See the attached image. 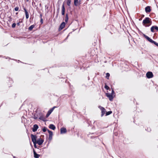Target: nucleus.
<instances>
[{
	"instance_id": "nucleus-10",
	"label": "nucleus",
	"mask_w": 158,
	"mask_h": 158,
	"mask_svg": "<svg viewBox=\"0 0 158 158\" xmlns=\"http://www.w3.org/2000/svg\"><path fill=\"white\" fill-rule=\"evenodd\" d=\"M106 96L109 98L110 101H113L114 97L112 95V94L109 93H107L106 94Z\"/></svg>"
},
{
	"instance_id": "nucleus-42",
	"label": "nucleus",
	"mask_w": 158,
	"mask_h": 158,
	"mask_svg": "<svg viewBox=\"0 0 158 158\" xmlns=\"http://www.w3.org/2000/svg\"><path fill=\"white\" fill-rule=\"evenodd\" d=\"M153 44L158 47V43L156 42L155 41Z\"/></svg>"
},
{
	"instance_id": "nucleus-51",
	"label": "nucleus",
	"mask_w": 158,
	"mask_h": 158,
	"mask_svg": "<svg viewBox=\"0 0 158 158\" xmlns=\"http://www.w3.org/2000/svg\"><path fill=\"white\" fill-rule=\"evenodd\" d=\"M30 145H31V148H32V149H33V148H34L33 147V146L32 145L31 143V142H30Z\"/></svg>"
},
{
	"instance_id": "nucleus-12",
	"label": "nucleus",
	"mask_w": 158,
	"mask_h": 158,
	"mask_svg": "<svg viewBox=\"0 0 158 158\" xmlns=\"http://www.w3.org/2000/svg\"><path fill=\"white\" fill-rule=\"evenodd\" d=\"M98 107L101 110L102 114L101 116L102 117L105 114L106 110L104 107L101 106H99Z\"/></svg>"
},
{
	"instance_id": "nucleus-13",
	"label": "nucleus",
	"mask_w": 158,
	"mask_h": 158,
	"mask_svg": "<svg viewBox=\"0 0 158 158\" xmlns=\"http://www.w3.org/2000/svg\"><path fill=\"white\" fill-rule=\"evenodd\" d=\"M64 2L61 7V15L64 17L65 13V8L64 7Z\"/></svg>"
},
{
	"instance_id": "nucleus-49",
	"label": "nucleus",
	"mask_w": 158,
	"mask_h": 158,
	"mask_svg": "<svg viewBox=\"0 0 158 158\" xmlns=\"http://www.w3.org/2000/svg\"><path fill=\"white\" fill-rule=\"evenodd\" d=\"M60 4H58L57 6V8H59V9H60Z\"/></svg>"
},
{
	"instance_id": "nucleus-44",
	"label": "nucleus",
	"mask_w": 158,
	"mask_h": 158,
	"mask_svg": "<svg viewBox=\"0 0 158 158\" xmlns=\"http://www.w3.org/2000/svg\"><path fill=\"white\" fill-rule=\"evenodd\" d=\"M114 135L115 136H118V133H117L116 132H114Z\"/></svg>"
},
{
	"instance_id": "nucleus-2",
	"label": "nucleus",
	"mask_w": 158,
	"mask_h": 158,
	"mask_svg": "<svg viewBox=\"0 0 158 158\" xmlns=\"http://www.w3.org/2000/svg\"><path fill=\"white\" fill-rule=\"evenodd\" d=\"M34 136H35V139H36V142L39 145H42L44 142V139H42L41 138H39L38 139H37V136L36 135H34L33 134H31V139H32V137Z\"/></svg>"
},
{
	"instance_id": "nucleus-43",
	"label": "nucleus",
	"mask_w": 158,
	"mask_h": 158,
	"mask_svg": "<svg viewBox=\"0 0 158 158\" xmlns=\"http://www.w3.org/2000/svg\"><path fill=\"white\" fill-rule=\"evenodd\" d=\"M153 44L158 47V43L156 42L155 41Z\"/></svg>"
},
{
	"instance_id": "nucleus-33",
	"label": "nucleus",
	"mask_w": 158,
	"mask_h": 158,
	"mask_svg": "<svg viewBox=\"0 0 158 158\" xmlns=\"http://www.w3.org/2000/svg\"><path fill=\"white\" fill-rule=\"evenodd\" d=\"M16 24L15 23H13L11 25V27L12 28H15L16 26Z\"/></svg>"
},
{
	"instance_id": "nucleus-19",
	"label": "nucleus",
	"mask_w": 158,
	"mask_h": 158,
	"mask_svg": "<svg viewBox=\"0 0 158 158\" xmlns=\"http://www.w3.org/2000/svg\"><path fill=\"white\" fill-rule=\"evenodd\" d=\"M33 152L34 153V157L35 158H39V157L40 156V155L37 154L34 149V148H33Z\"/></svg>"
},
{
	"instance_id": "nucleus-41",
	"label": "nucleus",
	"mask_w": 158,
	"mask_h": 158,
	"mask_svg": "<svg viewBox=\"0 0 158 158\" xmlns=\"http://www.w3.org/2000/svg\"><path fill=\"white\" fill-rule=\"evenodd\" d=\"M52 136H49L48 140L50 141L52 140Z\"/></svg>"
},
{
	"instance_id": "nucleus-53",
	"label": "nucleus",
	"mask_w": 158,
	"mask_h": 158,
	"mask_svg": "<svg viewBox=\"0 0 158 158\" xmlns=\"http://www.w3.org/2000/svg\"><path fill=\"white\" fill-rule=\"evenodd\" d=\"M72 33V32H70L69 34L68 35H67V37H69V34H70Z\"/></svg>"
},
{
	"instance_id": "nucleus-45",
	"label": "nucleus",
	"mask_w": 158,
	"mask_h": 158,
	"mask_svg": "<svg viewBox=\"0 0 158 158\" xmlns=\"http://www.w3.org/2000/svg\"><path fill=\"white\" fill-rule=\"evenodd\" d=\"M23 19H19V22H20V23H23Z\"/></svg>"
},
{
	"instance_id": "nucleus-59",
	"label": "nucleus",
	"mask_w": 158,
	"mask_h": 158,
	"mask_svg": "<svg viewBox=\"0 0 158 158\" xmlns=\"http://www.w3.org/2000/svg\"><path fill=\"white\" fill-rule=\"evenodd\" d=\"M89 79H90L89 77V76H88V80H89Z\"/></svg>"
},
{
	"instance_id": "nucleus-56",
	"label": "nucleus",
	"mask_w": 158,
	"mask_h": 158,
	"mask_svg": "<svg viewBox=\"0 0 158 158\" xmlns=\"http://www.w3.org/2000/svg\"><path fill=\"white\" fill-rule=\"evenodd\" d=\"M40 151H41V150H39L38 149V150L37 151V152H40Z\"/></svg>"
},
{
	"instance_id": "nucleus-18",
	"label": "nucleus",
	"mask_w": 158,
	"mask_h": 158,
	"mask_svg": "<svg viewBox=\"0 0 158 158\" xmlns=\"http://www.w3.org/2000/svg\"><path fill=\"white\" fill-rule=\"evenodd\" d=\"M81 4V0H74V5L75 6H78L80 5Z\"/></svg>"
},
{
	"instance_id": "nucleus-30",
	"label": "nucleus",
	"mask_w": 158,
	"mask_h": 158,
	"mask_svg": "<svg viewBox=\"0 0 158 158\" xmlns=\"http://www.w3.org/2000/svg\"><path fill=\"white\" fill-rule=\"evenodd\" d=\"M104 88L106 89V90H109L110 89V87H109L107 85V84L105 83V85H104Z\"/></svg>"
},
{
	"instance_id": "nucleus-29",
	"label": "nucleus",
	"mask_w": 158,
	"mask_h": 158,
	"mask_svg": "<svg viewBox=\"0 0 158 158\" xmlns=\"http://www.w3.org/2000/svg\"><path fill=\"white\" fill-rule=\"evenodd\" d=\"M48 132L49 133V136H52L53 135V133L52 131L50 130L48 131Z\"/></svg>"
},
{
	"instance_id": "nucleus-6",
	"label": "nucleus",
	"mask_w": 158,
	"mask_h": 158,
	"mask_svg": "<svg viewBox=\"0 0 158 158\" xmlns=\"http://www.w3.org/2000/svg\"><path fill=\"white\" fill-rule=\"evenodd\" d=\"M150 30L151 32L152 33L157 32L158 31V26L156 25L152 26L151 27Z\"/></svg>"
},
{
	"instance_id": "nucleus-16",
	"label": "nucleus",
	"mask_w": 158,
	"mask_h": 158,
	"mask_svg": "<svg viewBox=\"0 0 158 158\" xmlns=\"http://www.w3.org/2000/svg\"><path fill=\"white\" fill-rule=\"evenodd\" d=\"M39 128V126L37 124H35L33 126V127L32 128V130L33 132H36Z\"/></svg>"
},
{
	"instance_id": "nucleus-7",
	"label": "nucleus",
	"mask_w": 158,
	"mask_h": 158,
	"mask_svg": "<svg viewBox=\"0 0 158 158\" xmlns=\"http://www.w3.org/2000/svg\"><path fill=\"white\" fill-rule=\"evenodd\" d=\"M143 36L149 42H150L152 44H154L155 41L152 40V39L150 38L149 37L146 35L145 34H143Z\"/></svg>"
},
{
	"instance_id": "nucleus-23",
	"label": "nucleus",
	"mask_w": 158,
	"mask_h": 158,
	"mask_svg": "<svg viewBox=\"0 0 158 158\" xmlns=\"http://www.w3.org/2000/svg\"><path fill=\"white\" fill-rule=\"evenodd\" d=\"M69 15L68 13H66L65 14V22L66 23H67L68 22V21L69 20Z\"/></svg>"
},
{
	"instance_id": "nucleus-52",
	"label": "nucleus",
	"mask_w": 158,
	"mask_h": 158,
	"mask_svg": "<svg viewBox=\"0 0 158 158\" xmlns=\"http://www.w3.org/2000/svg\"><path fill=\"white\" fill-rule=\"evenodd\" d=\"M68 37H67L65 38V39L64 40V41H65V40H66L68 38Z\"/></svg>"
},
{
	"instance_id": "nucleus-62",
	"label": "nucleus",
	"mask_w": 158,
	"mask_h": 158,
	"mask_svg": "<svg viewBox=\"0 0 158 158\" xmlns=\"http://www.w3.org/2000/svg\"><path fill=\"white\" fill-rule=\"evenodd\" d=\"M142 20V19L141 18H140L139 19V21H140Z\"/></svg>"
},
{
	"instance_id": "nucleus-8",
	"label": "nucleus",
	"mask_w": 158,
	"mask_h": 158,
	"mask_svg": "<svg viewBox=\"0 0 158 158\" xmlns=\"http://www.w3.org/2000/svg\"><path fill=\"white\" fill-rule=\"evenodd\" d=\"M57 107V106H54L52 108H51L47 112L46 114V117L48 118L49 117V115L51 114L52 112L53 111L54 109L56 108Z\"/></svg>"
},
{
	"instance_id": "nucleus-57",
	"label": "nucleus",
	"mask_w": 158,
	"mask_h": 158,
	"mask_svg": "<svg viewBox=\"0 0 158 158\" xmlns=\"http://www.w3.org/2000/svg\"><path fill=\"white\" fill-rule=\"evenodd\" d=\"M40 137H44V135H41Z\"/></svg>"
},
{
	"instance_id": "nucleus-31",
	"label": "nucleus",
	"mask_w": 158,
	"mask_h": 158,
	"mask_svg": "<svg viewBox=\"0 0 158 158\" xmlns=\"http://www.w3.org/2000/svg\"><path fill=\"white\" fill-rule=\"evenodd\" d=\"M38 114H35L33 118L35 119H37L38 118Z\"/></svg>"
},
{
	"instance_id": "nucleus-28",
	"label": "nucleus",
	"mask_w": 158,
	"mask_h": 158,
	"mask_svg": "<svg viewBox=\"0 0 158 158\" xmlns=\"http://www.w3.org/2000/svg\"><path fill=\"white\" fill-rule=\"evenodd\" d=\"M112 86H113L112 85H111V89L112 90V91H111V93H110V94H112V95L114 94H115V92L114 90V88H112Z\"/></svg>"
},
{
	"instance_id": "nucleus-38",
	"label": "nucleus",
	"mask_w": 158,
	"mask_h": 158,
	"mask_svg": "<svg viewBox=\"0 0 158 158\" xmlns=\"http://www.w3.org/2000/svg\"><path fill=\"white\" fill-rule=\"evenodd\" d=\"M14 10L15 11H18L19 10V7L18 6H16L14 8Z\"/></svg>"
},
{
	"instance_id": "nucleus-54",
	"label": "nucleus",
	"mask_w": 158,
	"mask_h": 158,
	"mask_svg": "<svg viewBox=\"0 0 158 158\" xmlns=\"http://www.w3.org/2000/svg\"><path fill=\"white\" fill-rule=\"evenodd\" d=\"M95 129V127L94 126H93V127L92 128V129Z\"/></svg>"
},
{
	"instance_id": "nucleus-9",
	"label": "nucleus",
	"mask_w": 158,
	"mask_h": 158,
	"mask_svg": "<svg viewBox=\"0 0 158 158\" xmlns=\"http://www.w3.org/2000/svg\"><path fill=\"white\" fill-rule=\"evenodd\" d=\"M146 77L148 79H150L152 78L153 76V74L152 72L151 71L148 72L146 74Z\"/></svg>"
},
{
	"instance_id": "nucleus-3",
	"label": "nucleus",
	"mask_w": 158,
	"mask_h": 158,
	"mask_svg": "<svg viewBox=\"0 0 158 158\" xmlns=\"http://www.w3.org/2000/svg\"><path fill=\"white\" fill-rule=\"evenodd\" d=\"M94 123H95L98 128V129H103L104 127H102L101 126L102 122L100 121H95L94 122Z\"/></svg>"
},
{
	"instance_id": "nucleus-20",
	"label": "nucleus",
	"mask_w": 158,
	"mask_h": 158,
	"mask_svg": "<svg viewBox=\"0 0 158 158\" xmlns=\"http://www.w3.org/2000/svg\"><path fill=\"white\" fill-rule=\"evenodd\" d=\"M151 7L150 6H147L145 8V11L146 13H148L150 12L151 11Z\"/></svg>"
},
{
	"instance_id": "nucleus-4",
	"label": "nucleus",
	"mask_w": 158,
	"mask_h": 158,
	"mask_svg": "<svg viewBox=\"0 0 158 158\" xmlns=\"http://www.w3.org/2000/svg\"><path fill=\"white\" fill-rule=\"evenodd\" d=\"M7 79V83L8 84L9 87L11 86V85L14 82L13 80L10 78V77H6Z\"/></svg>"
},
{
	"instance_id": "nucleus-24",
	"label": "nucleus",
	"mask_w": 158,
	"mask_h": 158,
	"mask_svg": "<svg viewBox=\"0 0 158 158\" xmlns=\"http://www.w3.org/2000/svg\"><path fill=\"white\" fill-rule=\"evenodd\" d=\"M35 24H33L30 26L28 28V30L29 31H31L35 27Z\"/></svg>"
},
{
	"instance_id": "nucleus-35",
	"label": "nucleus",
	"mask_w": 158,
	"mask_h": 158,
	"mask_svg": "<svg viewBox=\"0 0 158 158\" xmlns=\"http://www.w3.org/2000/svg\"><path fill=\"white\" fill-rule=\"evenodd\" d=\"M91 134H95L96 135H101L100 133H99L98 132H96L95 133H91Z\"/></svg>"
},
{
	"instance_id": "nucleus-46",
	"label": "nucleus",
	"mask_w": 158,
	"mask_h": 158,
	"mask_svg": "<svg viewBox=\"0 0 158 158\" xmlns=\"http://www.w3.org/2000/svg\"><path fill=\"white\" fill-rule=\"evenodd\" d=\"M98 136H91V139L94 138H97Z\"/></svg>"
},
{
	"instance_id": "nucleus-14",
	"label": "nucleus",
	"mask_w": 158,
	"mask_h": 158,
	"mask_svg": "<svg viewBox=\"0 0 158 158\" xmlns=\"http://www.w3.org/2000/svg\"><path fill=\"white\" fill-rule=\"evenodd\" d=\"M39 114L40 115V117L39 118V119L43 121L44 122H45L46 121L45 118L44 117V115L41 112L39 113Z\"/></svg>"
},
{
	"instance_id": "nucleus-39",
	"label": "nucleus",
	"mask_w": 158,
	"mask_h": 158,
	"mask_svg": "<svg viewBox=\"0 0 158 158\" xmlns=\"http://www.w3.org/2000/svg\"><path fill=\"white\" fill-rule=\"evenodd\" d=\"M9 19L8 20V21H9L10 22H11L12 21V18L11 17V16H10L8 17Z\"/></svg>"
},
{
	"instance_id": "nucleus-60",
	"label": "nucleus",
	"mask_w": 158,
	"mask_h": 158,
	"mask_svg": "<svg viewBox=\"0 0 158 158\" xmlns=\"http://www.w3.org/2000/svg\"><path fill=\"white\" fill-rule=\"evenodd\" d=\"M156 91L158 93V88L157 89Z\"/></svg>"
},
{
	"instance_id": "nucleus-1",
	"label": "nucleus",
	"mask_w": 158,
	"mask_h": 158,
	"mask_svg": "<svg viewBox=\"0 0 158 158\" xmlns=\"http://www.w3.org/2000/svg\"><path fill=\"white\" fill-rule=\"evenodd\" d=\"M151 19L149 17H146L143 21L142 24L145 27H149L152 24Z\"/></svg>"
},
{
	"instance_id": "nucleus-58",
	"label": "nucleus",
	"mask_w": 158,
	"mask_h": 158,
	"mask_svg": "<svg viewBox=\"0 0 158 158\" xmlns=\"http://www.w3.org/2000/svg\"><path fill=\"white\" fill-rule=\"evenodd\" d=\"M60 100L59 98V99H58L57 100V102H58V101L60 102Z\"/></svg>"
},
{
	"instance_id": "nucleus-36",
	"label": "nucleus",
	"mask_w": 158,
	"mask_h": 158,
	"mask_svg": "<svg viewBox=\"0 0 158 158\" xmlns=\"http://www.w3.org/2000/svg\"><path fill=\"white\" fill-rule=\"evenodd\" d=\"M62 1V0H58V2L57 4V5L58 4H61Z\"/></svg>"
},
{
	"instance_id": "nucleus-47",
	"label": "nucleus",
	"mask_w": 158,
	"mask_h": 158,
	"mask_svg": "<svg viewBox=\"0 0 158 158\" xmlns=\"http://www.w3.org/2000/svg\"><path fill=\"white\" fill-rule=\"evenodd\" d=\"M40 19H42V14L41 13L40 14Z\"/></svg>"
},
{
	"instance_id": "nucleus-40",
	"label": "nucleus",
	"mask_w": 158,
	"mask_h": 158,
	"mask_svg": "<svg viewBox=\"0 0 158 158\" xmlns=\"http://www.w3.org/2000/svg\"><path fill=\"white\" fill-rule=\"evenodd\" d=\"M43 22H44V21H43V19H40V23H41V24H43Z\"/></svg>"
},
{
	"instance_id": "nucleus-48",
	"label": "nucleus",
	"mask_w": 158,
	"mask_h": 158,
	"mask_svg": "<svg viewBox=\"0 0 158 158\" xmlns=\"http://www.w3.org/2000/svg\"><path fill=\"white\" fill-rule=\"evenodd\" d=\"M20 22H18L16 24L18 26H19L20 25Z\"/></svg>"
},
{
	"instance_id": "nucleus-55",
	"label": "nucleus",
	"mask_w": 158,
	"mask_h": 158,
	"mask_svg": "<svg viewBox=\"0 0 158 158\" xmlns=\"http://www.w3.org/2000/svg\"><path fill=\"white\" fill-rule=\"evenodd\" d=\"M58 15H57V14L56 15V18L57 19L58 17Z\"/></svg>"
},
{
	"instance_id": "nucleus-50",
	"label": "nucleus",
	"mask_w": 158,
	"mask_h": 158,
	"mask_svg": "<svg viewBox=\"0 0 158 158\" xmlns=\"http://www.w3.org/2000/svg\"><path fill=\"white\" fill-rule=\"evenodd\" d=\"M60 9L59 8H57V12H59L60 11Z\"/></svg>"
},
{
	"instance_id": "nucleus-25",
	"label": "nucleus",
	"mask_w": 158,
	"mask_h": 158,
	"mask_svg": "<svg viewBox=\"0 0 158 158\" xmlns=\"http://www.w3.org/2000/svg\"><path fill=\"white\" fill-rule=\"evenodd\" d=\"M71 0H67V6H70L71 4Z\"/></svg>"
},
{
	"instance_id": "nucleus-15",
	"label": "nucleus",
	"mask_w": 158,
	"mask_h": 158,
	"mask_svg": "<svg viewBox=\"0 0 158 158\" xmlns=\"http://www.w3.org/2000/svg\"><path fill=\"white\" fill-rule=\"evenodd\" d=\"M23 10L24 11L25 15H26V18L27 19L29 17V13L27 11V10L26 9V8L24 7V6L23 5L22 6Z\"/></svg>"
},
{
	"instance_id": "nucleus-21",
	"label": "nucleus",
	"mask_w": 158,
	"mask_h": 158,
	"mask_svg": "<svg viewBox=\"0 0 158 158\" xmlns=\"http://www.w3.org/2000/svg\"><path fill=\"white\" fill-rule=\"evenodd\" d=\"M87 85L83 84L81 85V89L82 90H85L87 89Z\"/></svg>"
},
{
	"instance_id": "nucleus-34",
	"label": "nucleus",
	"mask_w": 158,
	"mask_h": 158,
	"mask_svg": "<svg viewBox=\"0 0 158 158\" xmlns=\"http://www.w3.org/2000/svg\"><path fill=\"white\" fill-rule=\"evenodd\" d=\"M145 130L148 132H150L151 131V129L150 127H147L145 129Z\"/></svg>"
},
{
	"instance_id": "nucleus-22",
	"label": "nucleus",
	"mask_w": 158,
	"mask_h": 158,
	"mask_svg": "<svg viewBox=\"0 0 158 158\" xmlns=\"http://www.w3.org/2000/svg\"><path fill=\"white\" fill-rule=\"evenodd\" d=\"M49 128L53 130H55L56 128V126L53 124H50L48 126Z\"/></svg>"
},
{
	"instance_id": "nucleus-61",
	"label": "nucleus",
	"mask_w": 158,
	"mask_h": 158,
	"mask_svg": "<svg viewBox=\"0 0 158 158\" xmlns=\"http://www.w3.org/2000/svg\"><path fill=\"white\" fill-rule=\"evenodd\" d=\"M59 12H58L56 11V14H57V15H59Z\"/></svg>"
},
{
	"instance_id": "nucleus-27",
	"label": "nucleus",
	"mask_w": 158,
	"mask_h": 158,
	"mask_svg": "<svg viewBox=\"0 0 158 158\" xmlns=\"http://www.w3.org/2000/svg\"><path fill=\"white\" fill-rule=\"evenodd\" d=\"M112 113V112L111 111H110L107 112L106 111L105 113V115L106 116L109 115L110 114Z\"/></svg>"
},
{
	"instance_id": "nucleus-17",
	"label": "nucleus",
	"mask_w": 158,
	"mask_h": 158,
	"mask_svg": "<svg viewBox=\"0 0 158 158\" xmlns=\"http://www.w3.org/2000/svg\"><path fill=\"white\" fill-rule=\"evenodd\" d=\"M67 132V130L66 128L62 127L60 129V133L61 134L66 133Z\"/></svg>"
},
{
	"instance_id": "nucleus-5",
	"label": "nucleus",
	"mask_w": 158,
	"mask_h": 158,
	"mask_svg": "<svg viewBox=\"0 0 158 158\" xmlns=\"http://www.w3.org/2000/svg\"><path fill=\"white\" fill-rule=\"evenodd\" d=\"M31 141L33 142L34 144V146L35 148H37L40 150H41V149H40L38 147V146L36 145L37 143L36 142V139L35 137L33 136L32 137Z\"/></svg>"
},
{
	"instance_id": "nucleus-37",
	"label": "nucleus",
	"mask_w": 158,
	"mask_h": 158,
	"mask_svg": "<svg viewBox=\"0 0 158 158\" xmlns=\"http://www.w3.org/2000/svg\"><path fill=\"white\" fill-rule=\"evenodd\" d=\"M138 29V32L139 33V34H140V35H141V34H142L143 35V34H144L141 31H140L138 28H137Z\"/></svg>"
},
{
	"instance_id": "nucleus-32",
	"label": "nucleus",
	"mask_w": 158,
	"mask_h": 158,
	"mask_svg": "<svg viewBox=\"0 0 158 158\" xmlns=\"http://www.w3.org/2000/svg\"><path fill=\"white\" fill-rule=\"evenodd\" d=\"M110 76V74L109 73H107L106 74V78L107 79H109V77Z\"/></svg>"
},
{
	"instance_id": "nucleus-64",
	"label": "nucleus",
	"mask_w": 158,
	"mask_h": 158,
	"mask_svg": "<svg viewBox=\"0 0 158 158\" xmlns=\"http://www.w3.org/2000/svg\"><path fill=\"white\" fill-rule=\"evenodd\" d=\"M41 3H40V6H41Z\"/></svg>"
},
{
	"instance_id": "nucleus-11",
	"label": "nucleus",
	"mask_w": 158,
	"mask_h": 158,
	"mask_svg": "<svg viewBox=\"0 0 158 158\" xmlns=\"http://www.w3.org/2000/svg\"><path fill=\"white\" fill-rule=\"evenodd\" d=\"M66 23L64 22H62L60 24L59 28L58 31H60L63 29L65 27L66 24Z\"/></svg>"
},
{
	"instance_id": "nucleus-63",
	"label": "nucleus",
	"mask_w": 158,
	"mask_h": 158,
	"mask_svg": "<svg viewBox=\"0 0 158 158\" xmlns=\"http://www.w3.org/2000/svg\"><path fill=\"white\" fill-rule=\"evenodd\" d=\"M2 104H3V103H1V105L0 106V107L2 105Z\"/></svg>"
},
{
	"instance_id": "nucleus-26",
	"label": "nucleus",
	"mask_w": 158,
	"mask_h": 158,
	"mask_svg": "<svg viewBox=\"0 0 158 158\" xmlns=\"http://www.w3.org/2000/svg\"><path fill=\"white\" fill-rule=\"evenodd\" d=\"M48 130H49L48 129L47 127H43L42 129V131L44 132H45L46 131H48Z\"/></svg>"
}]
</instances>
